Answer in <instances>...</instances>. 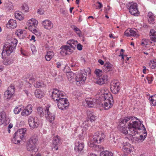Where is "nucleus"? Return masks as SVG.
Masks as SVG:
<instances>
[{
    "mask_svg": "<svg viewBox=\"0 0 156 156\" xmlns=\"http://www.w3.org/2000/svg\"><path fill=\"white\" fill-rule=\"evenodd\" d=\"M122 150L125 153L129 154L133 152L134 150L133 146L129 143L126 142L122 148Z\"/></svg>",
    "mask_w": 156,
    "mask_h": 156,
    "instance_id": "f3484780",
    "label": "nucleus"
},
{
    "mask_svg": "<svg viewBox=\"0 0 156 156\" xmlns=\"http://www.w3.org/2000/svg\"><path fill=\"white\" fill-rule=\"evenodd\" d=\"M27 129L26 128L19 129L14 134V136L12 139V142L15 144L20 143L21 140H23Z\"/></svg>",
    "mask_w": 156,
    "mask_h": 156,
    "instance_id": "7ed1b4c3",
    "label": "nucleus"
},
{
    "mask_svg": "<svg viewBox=\"0 0 156 156\" xmlns=\"http://www.w3.org/2000/svg\"><path fill=\"white\" fill-rule=\"evenodd\" d=\"M57 103L58 108L61 109H66L69 105V103L66 98H63L60 99Z\"/></svg>",
    "mask_w": 156,
    "mask_h": 156,
    "instance_id": "2eb2a0df",
    "label": "nucleus"
},
{
    "mask_svg": "<svg viewBox=\"0 0 156 156\" xmlns=\"http://www.w3.org/2000/svg\"><path fill=\"white\" fill-rule=\"evenodd\" d=\"M145 132H144V134H145V135H144V136L142 135H140V138H136L137 140H136V141H137L138 142H142L143 141H144L145 138H146L147 136V133H144Z\"/></svg>",
    "mask_w": 156,
    "mask_h": 156,
    "instance_id": "49530a36",
    "label": "nucleus"
},
{
    "mask_svg": "<svg viewBox=\"0 0 156 156\" xmlns=\"http://www.w3.org/2000/svg\"><path fill=\"white\" fill-rule=\"evenodd\" d=\"M105 138L104 133L101 132H96L93 136V139H90V141L92 140L94 143L100 144L103 142Z\"/></svg>",
    "mask_w": 156,
    "mask_h": 156,
    "instance_id": "423d86ee",
    "label": "nucleus"
},
{
    "mask_svg": "<svg viewBox=\"0 0 156 156\" xmlns=\"http://www.w3.org/2000/svg\"><path fill=\"white\" fill-rule=\"evenodd\" d=\"M144 69L143 70V72L145 74L147 73V71H148V70L146 68V67L144 66L143 67Z\"/></svg>",
    "mask_w": 156,
    "mask_h": 156,
    "instance_id": "338daca9",
    "label": "nucleus"
},
{
    "mask_svg": "<svg viewBox=\"0 0 156 156\" xmlns=\"http://www.w3.org/2000/svg\"><path fill=\"white\" fill-rule=\"evenodd\" d=\"M37 12L39 14L42 15L44 14V11L41 9H39L37 10Z\"/></svg>",
    "mask_w": 156,
    "mask_h": 156,
    "instance_id": "680f3d73",
    "label": "nucleus"
},
{
    "mask_svg": "<svg viewBox=\"0 0 156 156\" xmlns=\"http://www.w3.org/2000/svg\"><path fill=\"white\" fill-rule=\"evenodd\" d=\"M87 73L85 70H81L80 71L76 77V83L77 85L85 83L87 76Z\"/></svg>",
    "mask_w": 156,
    "mask_h": 156,
    "instance_id": "39448f33",
    "label": "nucleus"
},
{
    "mask_svg": "<svg viewBox=\"0 0 156 156\" xmlns=\"http://www.w3.org/2000/svg\"><path fill=\"white\" fill-rule=\"evenodd\" d=\"M85 101L89 107H92L94 105L96 100L91 98H88L85 99Z\"/></svg>",
    "mask_w": 156,
    "mask_h": 156,
    "instance_id": "c756f323",
    "label": "nucleus"
},
{
    "mask_svg": "<svg viewBox=\"0 0 156 156\" xmlns=\"http://www.w3.org/2000/svg\"><path fill=\"white\" fill-rule=\"evenodd\" d=\"M151 63L152 64L151 66L152 69H154L156 67V60L151 61Z\"/></svg>",
    "mask_w": 156,
    "mask_h": 156,
    "instance_id": "864d4df0",
    "label": "nucleus"
},
{
    "mask_svg": "<svg viewBox=\"0 0 156 156\" xmlns=\"http://www.w3.org/2000/svg\"><path fill=\"white\" fill-rule=\"evenodd\" d=\"M32 108L33 107L31 105L29 104L25 108V109L27 111V113L28 114V115H30L32 112Z\"/></svg>",
    "mask_w": 156,
    "mask_h": 156,
    "instance_id": "ea45409f",
    "label": "nucleus"
},
{
    "mask_svg": "<svg viewBox=\"0 0 156 156\" xmlns=\"http://www.w3.org/2000/svg\"><path fill=\"white\" fill-rule=\"evenodd\" d=\"M36 80V78L33 76L29 79L30 81L32 83L34 82Z\"/></svg>",
    "mask_w": 156,
    "mask_h": 156,
    "instance_id": "13d9d810",
    "label": "nucleus"
},
{
    "mask_svg": "<svg viewBox=\"0 0 156 156\" xmlns=\"http://www.w3.org/2000/svg\"><path fill=\"white\" fill-rule=\"evenodd\" d=\"M42 24L44 27L46 29L50 30L52 28L53 24L52 22L48 20H45L42 22Z\"/></svg>",
    "mask_w": 156,
    "mask_h": 156,
    "instance_id": "b1692460",
    "label": "nucleus"
},
{
    "mask_svg": "<svg viewBox=\"0 0 156 156\" xmlns=\"http://www.w3.org/2000/svg\"><path fill=\"white\" fill-rule=\"evenodd\" d=\"M21 10L24 13H27L29 11V7L25 3L22 4L21 7Z\"/></svg>",
    "mask_w": 156,
    "mask_h": 156,
    "instance_id": "4c0bfd02",
    "label": "nucleus"
},
{
    "mask_svg": "<svg viewBox=\"0 0 156 156\" xmlns=\"http://www.w3.org/2000/svg\"><path fill=\"white\" fill-rule=\"evenodd\" d=\"M137 5L136 3L132 2L128 3L126 4L127 8L131 15L134 16H137L138 15Z\"/></svg>",
    "mask_w": 156,
    "mask_h": 156,
    "instance_id": "1a4fd4ad",
    "label": "nucleus"
},
{
    "mask_svg": "<svg viewBox=\"0 0 156 156\" xmlns=\"http://www.w3.org/2000/svg\"><path fill=\"white\" fill-rule=\"evenodd\" d=\"M88 144L90 147L94 148L95 150L98 151H100L103 150V147L102 146L95 144V143H93L92 140L89 142Z\"/></svg>",
    "mask_w": 156,
    "mask_h": 156,
    "instance_id": "a878e982",
    "label": "nucleus"
},
{
    "mask_svg": "<svg viewBox=\"0 0 156 156\" xmlns=\"http://www.w3.org/2000/svg\"><path fill=\"white\" fill-rule=\"evenodd\" d=\"M63 68H64L63 71L64 72L67 73L66 76L68 80L69 81L72 80L73 79H74V78L76 77V74L73 72L71 71L70 72L66 71V69H68L69 70H70V68L68 66H65V67Z\"/></svg>",
    "mask_w": 156,
    "mask_h": 156,
    "instance_id": "6ab92c4d",
    "label": "nucleus"
},
{
    "mask_svg": "<svg viewBox=\"0 0 156 156\" xmlns=\"http://www.w3.org/2000/svg\"><path fill=\"white\" fill-rule=\"evenodd\" d=\"M43 108L41 107L38 108L37 109V113L40 116H42L44 115V112L43 111Z\"/></svg>",
    "mask_w": 156,
    "mask_h": 156,
    "instance_id": "37998d69",
    "label": "nucleus"
},
{
    "mask_svg": "<svg viewBox=\"0 0 156 156\" xmlns=\"http://www.w3.org/2000/svg\"><path fill=\"white\" fill-rule=\"evenodd\" d=\"M89 112L91 113L90 112ZM89 116H90L89 119L91 122H94L97 118V117L95 116L93 113H90V115Z\"/></svg>",
    "mask_w": 156,
    "mask_h": 156,
    "instance_id": "8fccbe9b",
    "label": "nucleus"
},
{
    "mask_svg": "<svg viewBox=\"0 0 156 156\" xmlns=\"http://www.w3.org/2000/svg\"><path fill=\"white\" fill-rule=\"evenodd\" d=\"M83 46L80 44H78L77 45V48L79 50H81L82 49Z\"/></svg>",
    "mask_w": 156,
    "mask_h": 156,
    "instance_id": "052dcab7",
    "label": "nucleus"
},
{
    "mask_svg": "<svg viewBox=\"0 0 156 156\" xmlns=\"http://www.w3.org/2000/svg\"><path fill=\"white\" fill-rule=\"evenodd\" d=\"M147 79L148 81V83H151L153 80V76H148L147 77Z\"/></svg>",
    "mask_w": 156,
    "mask_h": 156,
    "instance_id": "5fc2aeb1",
    "label": "nucleus"
},
{
    "mask_svg": "<svg viewBox=\"0 0 156 156\" xmlns=\"http://www.w3.org/2000/svg\"><path fill=\"white\" fill-rule=\"evenodd\" d=\"M73 30L76 32V33L77 35L80 37L81 35V32L80 30L76 27L75 26H73Z\"/></svg>",
    "mask_w": 156,
    "mask_h": 156,
    "instance_id": "09e8293b",
    "label": "nucleus"
},
{
    "mask_svg": "<svg viewBox=\"0 0 156 156\" xmlns=\"http://www.w3.org/2000/svg\"><path fill=\"white\" fill-rule=\"evenodd\" d=\"M97 3H98V4L99 5L98 6H96V9H100L101 8H102L103 7V5H102V4L100 2H97Z\"/></svg>",
    "mask_w": 156,
    "mask_h": 156,
    "instance_id": "bf43d9fd",
    "label": "nucleus"
},
{
    "mask_svg": "<svg viewBox=\"0 0 156 156\" xmlns=\"http://www.w3.org/2000/svg\"><path fill=\"white\" fill-rule=\"evenodd\" d=\"M101 94L99 98V99H105L107 98H110L113 97L110 93L106 88L102 89L101 90Z\"/></svg>",
    "mask_w": 156,
    "mask_h": 156,
    "instance_id": "aec40b11",
    "label": "nucleus"
},
{
    "mask_svg": "<svg viewBox=\"0 0 156 156\" xmlns=\"http://www.w3.org/2000/svg\"><path fill=\"white\" fill-rule=\"evenodd\" d=\"M108 76L106 75H104L101 78H99L96 81V83L99 85H102L106 82L108 80Z\"/></svg>",
    "mask_w": 156,
    "mask_h": 156,
    "instance_id": "c85d7f7f",
    "label": "nucleus"
},
{
    "mask_svg": "<svg viewBox=\"0 0 156 156\" xmlns=\"http://www.w3.org/2000/svg\"><path fill=\"white\" fill-rule=\"evenodd\" d=\"M100 156H113L112 153L109 151H106L101 152Z\"/></svg>",
    "mask_w": 156,
    "mask_h": 156,
    "instance_id": "a19ab883",
    "label": "nucleus"
},
{
    "mask_svg": "<svg viewBox=\"0 0 156 156\" xmlns=\"http://www.w3.org/2000/svg\"><path fill=\"white\" fill-rule=\"evenodd\" d=\"M97 76L100 77L102 75L103 72L102 71L99 69H96L94 72Z\"/></svg>",
    "mask_w": 156,
    "mask_h": 156,
    "instance_id": "a18cd8bd",
    "label": "nucleus"
},
{
    "mask_svg": "<svg viewBox=\"0 0 156 156\" xmlns=\"http://www.w3.org/2000/svg\"><path fill=\"white\" fill-rule=\"evenodd\" d=\"M15 88L13 84H11L8 88V90L4 93V98L6 100L10 99L15 93Z\"/></svg>",
    "mask_w": 156,
    "mask_h": 156,
    "instance_id": "9b49d317",
    "label": "nucleus"
},
{
    "mask_svg": "<svg viewBox=\"0 0 156 156\" xmlns=\"http://www.w3.org/2000/svg\"><path fill=\"white\" fill-rule=\"evenodd\" d=\"M65 94L63 91L59 90L57 89H53L51 97L54 101L57 102L65 97Z\"/></svg>",
    "mask_w": 156,
    "mask_h": 156,
    "instance_id": "6e6552de",
    "label": "nucleus"
},
{
    "mask_svg": "<svg viewBox=\"0 0 156 156\" xmlns=\"http://www.w3.org/2000/svg\"><path fill=\"white\" fill-rule=\"evenodd\" d=\"M17 26V24L16 20L13 19L9 20L6 25V27L8 28L14 29Z\"/></svg>",
    "mask_w": 156,
    "mask_h": 156,
    "instance_id": "cd10ccee",
    "label": "nucleus"
},
{
    "mask_svg": "<svg viewBox=\"0 0 156 156\" xmlns=\"http://www.w3.org/2000/svg\"><path fill=\"white\" fill-rule=\"evenodd\" d=\"M21 53L24 56H27V54L26 52L24 50H22V49H21L20 50Z\"/></svg>",
    "mask_w": 156,
    "mask_h": 156,
    "instance_id": "0e129e2a",
    "label": "nucleus"
},
{
    "mask_svg": "<svg viewBox=\"0 0 156 156\" xmlns=\"http://www.w3.org/2000/svg\"><path fill=\"white\" fill-rule=\"evenodd\" d=\"M28 123L30 128L31 129H33L38 127L39 124V121L38 118L36 117L30 116L28 119Z\"/></svg>",
    "mask_w": 156,
    "mask_h": 156,
    "instance_id": "4468645a",
    "label": "nucleus"
},
{
    "mask_svg": "<svg viewBox=\"0 0 156 156\" xmlns=\"http://www.w3.org/2000/svg\"><path fill=\"white\" fill-rule=\"evenodd\" d=\"M61 49V50L60 53L63 56L66 55L68 54L69 55L73 51V50L72 49L66 45L62 46Z\"/></svg>",
    "mask_w": 156,
    "mask_h": 156,
    "instance_id": "a211bd4d",
    "label": "nucleus"
},
{
    "mask_svg": "<svg viewBox=\"0 0 156 156\" xmlns=\"http://www.w3.org/2000/svg\"><path fill=\"white\" fill-rule=\"evenodd\" d=\"M8 119L5 113L4 112H1L0 114V126L4 123L5 124L8 123Z\"/></svg>",
    "mask_w": 156,
    "mask_h": 156,
    "instance_id": "bb28decb",
    "label": "nucleus"
},
{
    "mask_svg": "<svg viewBox=\"0 0 156 156\" xmlns=\"http://www.w3.org/2000/svg\"><path fill=\"white\" fill-rule=\"evenodd\" d=\"M147 16L149 23L151 24H154L155 23V16L153 13L151 12H149L148 13Z\"/></svg>",
    "mask_w": 156,
    "mask_h": 156,
    "instance_id": "473e14b6",
    "label": "nucleus"
},
{
    "mask_svg": "<svg viewBox=\"0 0 156 156\" xmlns=\"http://www.w3.org/2000/svg\"><path fill=\"white\" fill-rule=\"evenodd\" d=\"M84 147V143L81 141H78L76 144L74 150L76 152L80 153L83 150Z\"/></svg>",
    "mask_w": 156,
    "mask_h": 156,
    "instance_id": "393cba45",
    "label": "nucleus"
},
{
    "mask_svg": "<svg viewBox=\"0 0 156 156\" xmlns=\"http://www.w3.org/2000/svg\"><path fill=\"white\" fill-rule=\"evenodd\" d=\"M37 139L34 137H31L28 141L27 145V149L28 151L35 152L37 149L36 147Z\"/></svg>",
    "mask_w": 156,
    "mask_h": 156,
    "instance_id": "20e7f679",
    "label": "nucleus"
},
{
    "mask_svg": "<svg viewBox=\"0 0 156 156\" xmlns=\"http://www.w3.org/2000/svg\"><path fill=\"white\" fill-rule=\"evenodd\" d=\"M150 34L151 41H150L147 39H144L142 40L141 45L146 46L148 44V41L151 43H152L153 42H156V32L154 30L152 29L151 30Z\"/></svg>",
    "mask_w": 156,
    "mask_h": 156,
    "instance_id": "f8f14e48",
    "label": "nucleus"
},
{
    "mask_svg": "<svg viewBox=\"0 0 156 156\" xmlns=\"http://www.w3.org/2000/svg\"><path fill=\"white\" fill-rule=\"evenodd\" d=\"M36 88L44 87L46 86L45 84L42 81H37L34 84Z\"/></svg>",
    "mask_w": 156,
    "mask_h": 156,
    "instance_id": "e433bc0d",
    "label": "nucleus"
},
{
    "mask_svg": "<svg viewBox=\"0 0 156 156\" xmlns=\"http://www.w3.org/2000/svg\"><path fill=\"white\" fill-rule=\"evenodd\" d=\"M136 118L134 117L129 116L125 117L124 119H120L119 125V126H125L126 123L129 121L131 122L132 120H134Z\"/></svg>",
    "mask_w": 156,
    "mask_h": 156,
    "instance_id": "4be33fe9",
    "label": "nucleus"
},
{
    "mask_svg": "<svg viewBox=\"0 0 156 156\" xmlns=\"http://www.w3.org/2000/svg\"><path fill=\"white\" fill-rule=\"evenodd\" d=\"M101 101V103L99 105H102L105 110H108L111 108L113 104V97H111L109 98H107L105 99H99Z\"/></svg>",
    "mask_w": 156,
    "mask_h": 156,
    "instance_id": "0eeeda50",
    "label": "nucleus"
},
{
    "mask_svg": "<svg viewBox=\"0 0 156 156\" xmlns=\"http://www.w3.org/2000/svg\"><path fill=\"white\" fill-rule=\"evenodd\" d=\"M149 99L151 102V105L156 106V94L152 95L149 98Z\"/></svg>",
    "mask_w": 156,
    "mask_h": 156,
    "instance_id": "58836bf2",
    "label": "nucleus"
},
{
    "mask_svg": "<svg viewBox=\"0 0 156 156\" xmlns=\"http://www.w3.org/2000/svg\"><path fill=\"white\" fill-rule=\"evenodd\" d=\"M70 65L71 68L73 70H76L77 69L78 66V64L76 62H72Z\"/></svg>",
    "mask_w": 156,
    "mask_h": 156,
    "instance_id": "c03bdc74",
    "label": "nucleus"
},
{
    "mask_svg": "<svg viewBox=\"0 0 156 156\" xmlns=\"http://www.w3.org/2000/svg\"><path fill=\"white\" fill-rule=\"evenodd\" d=\"M125 51V50L123 49H121L120 54L119 55V56L120 57L121 56L124 55L123 52Z\"/></svg>",
    "mask_w": 156,
    "mask_h": 156,
    "instance_id": "69168bd1",
    "label": "nucleus"
},
{
    "mask_svg": "<svg viewBox=\"0 0 156 156\" xmlns=\"http://www.w3.org/2000/svg\"><path fill=\"white\" fill-rule=\"evenodd\" d=\"M125 35L127 37L133 36L136 37H138L139 35L137 32L130 28L127 29L125 32Z\"/></svg>",
    "mask_w": 156,
    "mask_h": 156,
    "instance_id": "5701e85b",
    "label": "nucleus"
},
{
    "mask_svg": "<svg viewBox=\"0 0 156 156\" xmlns=\"http://www.w3.org/2000/svg\"><path fill=\"white\" fill-rule=\"evenodd\" d=\"M60 138L58 136L53 138L52 143V149L55 150H58V146L60 144Z\"/></svg>",
    "mask_w": 156,
    "mask_h": 156,
    "instance_id": "412c9836",
    "label": "nucleus"
},
{
    "mask_svg": "<svg viewBox=\"0 0 156 156\" xmlns=\"http://www.w3.org/2000/svg\"><path fill=\"white\" fill-rule=\"evenodd\" d=\"M22 110L20 106H16L14 109V112L15 114H18Z\"/></svg>",
    "mask_w": 156,
    "mask_h": 156,
    "instance_id": "de8ad7c7",
    "label": "nucleus"
},
{
    "mask_svg": "<svg viewBox=\"0 0 156 156\" xmlns=\"http://www.w3.org/2000/svg\"><path fill=\"white\" fill-rule=\"evenodd\" d=\"M125 143H124V141L122 139H119L118 142L117 144V146L120 148L122 147L123 148V146H124Z\"/></svg>",
    "mask_w": 156,
    "mask_h": 156,
    "instance_id": "3c124183",
    "label": "nucleus"
},
{
    "mask_svg": "<svg viewBox=\"0 0 156 156\" xmlns=\"http://www.w3.org/2000/svg\"><path fill=\"white\" fill-rule=\"evenodd\" d=\"M21 12L19 11L16 12L15 13V17L16 19L20 20L23 19V17L22 16Z\"/></svg>",
    "mask_w": 156,
    "mask_h": 156,
    "instance_id": "79ce46f5",
    "label": "nucleus"
},
{
    "mask_svg": "<svg viewBox=\"0 0 156 156\" xmlns=\"http://www.w3.org/2000/svg\"><path fill=\"white\" fill-rule=\"evenodd\" d=\"M129 134L132 136L138 133V130H144V133H146V130L142 123L140 121H133L129 122L128 125Z\"/></svg>",
    "mask_w": 156,
    "mask_h": 156,
    "instance_id": "f257e3e1",
    "label": "nucleus"
},
{
    "mask_svg": "<svg viewBox=\"0 0 156 156\" xmlns=\"http://www.w3.org/2000/svg\"><path fill=\"white\" fill-rule=\"evenodd\" d=\"M67 43L69 45V46H68L70 47V48L72 49H75L76 44H77L78 42L77 41L72 39L68 41Z\"/></svg>",
    "mask_w": 156,
    "mask_h": 156,
    "instance_id": "2f4dec72",
    "label": "nucleus"
},
{
    "mask_svg": "<svg viewBox=\"0 0 156 156\" xmlns=\"http://www.w3.org/2000/svg\"><path fill=\"white\" fill-rule=\"evenodd\" d=\"M17 40L15 38L12 39L9 41L4 46L3 50L2 53V56L5 54L9 56L11 53L14 51L17 46Z\"/></svg>",
    "mask_w": 156,
    "mask_h": 156,
    "instance_id": "f03ea898",
    "label": "nucleus"
},
{
    "mask_svg": "<svg viewBox=\"0 0 156 156\" xmlns=\"http://www.w3.org/2000/svg\"><path fill=\"white\" fill-rule=\"evenodd\" d=\"M21 115L22 116H24L28 115V114L27 113V111H26L25 109H24L21 112Z\"/></svg>",
    "mask_w": 156,
    "mask_h": 156,
    "instance_id": "4d7b16f0",
    "label": "nucleus"
},
{
    "mask_svg": "<svg viewBox=\"0 0 156 156\" xmlns=\"http://www.w3.org/2000/svg\"><path fill=\"white\" fill-rule=\"evenodd\" d=\"M38 23V21L35 19L33 18L29 20L27 22V25L28 26L29 30L34 33L37 32L36 28Z\"/></svg>",
    "mask_w": 156,
    "mask_h": 156,
    "instance_id": "9d476101",
    "label": "nucleus"
},
{
    "mask_svg": "<svg viewBox=\"0 0 156 156\" xmlns=\"http://www.w3.org/2000/svg\"><path fill=\"white\" fill-rule=\"evenodd\" d=\"M118 128L119 131L125 135H126L128 133L127 127L126 126H119Z\"/></svg>",
    "mask_w": 156,
    "mask_h": 156,
    "instance_id": "c9c22d12",
    "label": "nucleus"
},
{
    "mask_svg": "<svg viewBox=\"0 0 156 156\" xmlns=\"http://www.w3.org/2000/svg\"><path fill=\"white\" fill-rule=\"evenodd\" d=\"M56 67L57 68H60L61 66H62L63 65L62 63V62H57L56 63Z\"/></svg>",
    "mask_w": 156,
    "mask_h": 156,
    "instance_id": "e2e57ef3",
    "label": "nucleus"
},
{
    "mask_svg": "<svg viewBox=\"0 0 156 156\" xmlns=\"http://www.w3.org/2000/svg\"><path fill=\"white\" fill-rule=\"evenodd\" d=\"M50 107V105H48L45 107L44 114L46 118L51 123L55 119V116L54 113L50 111L49 109Z\"/></svg>",
    "mask_w": 156,
    "mask_h": 156,
    "instance_id": "ddd939ff",
    "label": "nucleus"
},
{
    "mask_svg": "<svg viewBox=\"0 0 156 156\" xmlns=\"http://www.w3.org/2000/svg\"><path fill=\"white\" fill-rule=\"evenodd\" d=\"M31 49L32 52L33 54H34L37 51L35 46L33 45H31Z\"/></svg>",
    "mask_w": 156,
    "mask_h": 156,
    "instance_id": "6e6d98bb",
    "label": "nucleus"
},
{
    "mask_svg": "<svg viewBox=\"0 0 156 156\" xmlns=\"http://www.w3.org/2000/svg\"><path fill=\"white\" fill-rule=\"evenodd\" d=\"M3 64L5 65H9L12 64V62L9 58H6L3 61Z\"/></svg>",
    "mask_w": 156,
    "mask_h": 156,
    "instance_id": "603ef678",
    "label": "nucleus"
},
{
    "mask_svg": "<svg viewBox=\"0 0 156 156\" xmlns=\"http://www.w3.org/2000/svg\"><path fill=\"white\" fill-rule=\"evenodd\" d=\"M110 88L113 93L116 94L120 89L119 83L116 80L112 81L111 83Z\"/></svg>",
    "mask_w": 156,
    "mask_h": 156,
    "instance_id": "dca6fc26",
    "label": "nucleus"
},
{
    "mask_svg": "<svg viewBox=\"0 0 156 156\" xmlns=\"http://www.w3.org/2000/svg\"><path fill=\"white\" fill-rule=\"evenodd\" d=\"M113 68V66L109 62H106L104 65L103 69L106 73L111 71Z\"/></svg>",
    "mask_w": 156,
    "mask_h": 156,
    "instance_id": "7c9ffc66",
    "label": "nucleus"
},
{
    "mask_svg": "<svg viewBox=\"0 0 156 156\" xmlns=\"http://www.w3.org/2000/svg\"><path fill=\"white\" fill-rule=\"evenodd\" d=\"M54 53L53 51H48L47 52L45 55V59L48 61H50L54 56Z\"/></svg>",
    "mask_w": 156,
    "mask_h": 156,
    "instance_id": "72a5a7b5",
    "label": "nucleus"
},
{
    "mask_svg": "<svg viewBox=\"0 0 156 156\" xmlns=\"http://www.w3.org/2000/svg\"><path fill=\"white\" fill-rule=\"evenodd\" d=\"M98 62L101 65H103L104 64V61L101 59H99Z\"/></svg>",
    "mask_w": 156,
    "mask_h": 156,
    "instance_id": "774afa93",
    "label": "nucleus"
},
{
    "mask_svg": "<svg viewBox=\"0 0 156 156\" xmlns=\"http://www.w3.org/2000/svg\"><path fill=\"white\" fill-rule=\"evenodd\" d=\"M34 94L36 98H42L44 95V92L40 90H35Z\"/></svg>",
    "mask_w": 156,
    "mask_h": 156,
    "instance_id": "f704fd0d",
    "label": "nucleus"
}]
</instances>
